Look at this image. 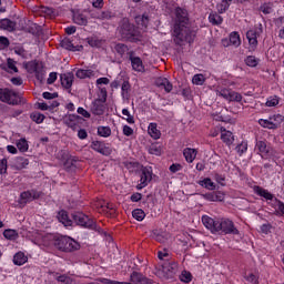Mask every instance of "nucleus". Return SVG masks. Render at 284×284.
<instances>
[{
	"mask_svg": "<svg viewBox=\"0 0 284 284\" xmlns=\"http://www.w3.org/2000/svg\"><path fill=\"white\" fill-rule=\"evenodd\" d=\"M260 12H263V14H272L274 12V8L272 7V3L267 2L260 7Z\"/></svg>",
	"mask_w": 284,
	"mask_h": 284,
	"instance_id": "de8ad7c7",
	"label": "nucleus"
},
{
	"mask_svg": "<svg viewBox=\"0 0 284 284\" xmlns=\"http://www.w3.org/2000/svg\"><path fill=\"white\" fill-rule=\"evenodd\" d=\"M150 181H152V168L144 166L141 169L140 183L136 185V189L143 190V187H148Z\"/></svg>",
	"mask_w": 284,
	"mask_h": 284,
	"instance_id": "9d476101",
	"label": "nucleus"
},
{
	"mask_svg": "<svg viewBox=\"0 0 284 284\" xmlns=\"http://www.w3.org/2000/svg\"><path fill=\"white\" fill-rule=\"evenodd\" d=\"M17 24L10 19L0 20L1 30H8V32H12V30H14Z\"/></svg>",
	"mask_w": 284,
	"mask_h": 284,
	"instance_id": "c756f323",
	"label": "nucleus"
},
{
	"mask_svg": "<svg viewBox=\"0 0 284 284\" xmlns=\"http://www.w3.org/2000/svg\"><path fill=\"white\" fill-rule=\"evenodd\" d=\"M246 39L252 48H256V45H258L256 30H248L246 32Z\"/></svg>",
	"mask_w": 284,
	"mask_h": 284,
	"instance_id": "c85d7f7f",
	"label": "nucleus"
},
{
	"mask_svg": "<svg viewBox=\"0 0 284 284\" xmlns=\"http://www.w3.org/2000/svg\"><path fill=\"white\" fill-rule=\"evenodd\" d=\"M280 101H281V98H278L277 95H272L267 98L265 105L266 108H276Z\"/></svg>",
	"mask_w": 284,
	"mask_h": 284,
	"instance_id": "79ce46f5",
	"label": "nucleus"
},
{
	"mask_svg": "<svg viewBox=\"0 0 284 284\" xmlns=\"http://www.w3.org/2000/svg\"><path fill=\"white\" fill-rule=\"evenodd\" d=\"M209 20L214 26H221V23H223V17H221L219 13H211L209 16Z\"/></svg>",
	"mask_w": 284,
	"mask_h": 284,
	"instance_id": "c03bdc74",
	"label": "nucleus"
},
{
	"mask_svg": "<svg viewBox=\"0 0 284 284\" xmlns=\"http://www.w3.org/2000/svg\"><path fill=\"white\" fill-rule=\"evenodd\" d=\"M217 97H222V99H225V101L229 102H235V103H241L243 101V95L236 91H232L231 89L227 88H217L215 90Z\"/></svg>",
	"mask_w": 284,
	"mask_h": 284,
	"instance_id": "0eeeda50",
	"label": "nucleus"
},
{
	"mask_svg": "<svg viewBox=\"0 0 284 284\" xmlns=\"http://www.w3.org/2000/svg\"><path fill=\"white\" fill-rule=\"evenodd\" d=\"M230 6H232V0H222L217 4V12L220 14H224V12H227V10H230Z\"/></svg>",
	"mask_w": 284,
	"mask_h": 284,
	"instance_id": "72a5a7b5",
	"label": "nucleus"
},
{
	"mask_svg": "<svg viewBox=\"0 0 284 284\" xmlns=\"http://www.w3.org/2000/svg\"><path fill=\"white\" fill-rule=\"evenodd\" d=\"M196 37V31L190 29V19L187 18V10L176 8L175 9V23L173 27V39L178 45H181L183 41L192 43Z\"/></svg>",
	"mask_w": 284,
	"mask_h": 284,
	"instance_id": "f257e3e1",
	"label": "nucleus"
},
{
	"mask_svg": "<svg viewBox=\"0 0 284 284\" xmlns=\"http://www.w3.org/2000/svg\"><path fill=\"white\" fill-rule=\"evenodd\" d=\"M192 83L194 85H203V83H205V75L201 73L195 74L192 79Z\"/></svg>",
	"mask_w": 284,
	"mask_h": 284,
	"instance_id": "09e8293b",
	"label": "nucleus"
},
{
	"mask_svg": "<svg viewBox=\"0 0 284 284\" xmlns=\"http://www.w3.org/2000/svg\"><path fill=\"white\" fill-rule=\"evenodd\" d=\"M270 205H272V207H274V210L277 212V214H282V216H284V203L278 201V200H274V202H268Z\"/></svg>",
	"mask_w": 284,
	"mask_h": 284,
	"instance_id": "c9c22d12",
	"label": "nucleus"
},
{
	"mask_svg": "<svg viewBox=\"0 0 284 284\" xmlns=\"http://www.w3.org/2000/svg\"><path fill=\"white\" fill-rule=\"evenodd\" d=\"M8 172V160L2 159L0 160V174H6Z\"/></svg>",
	"mask_w": 284,
	"mask_h": 284,
	"instance_id": "bf43d9fd",
	"label": "nucleus"
},
{
	"mask_svg": "<svg viewBox=\"0 0 284 284\" xmlns=\"http://www.w3.org/2000/svg\"><path fill=\"white\" fill-rule=\"evenodd\" d=\"M23 67L26 68L27 72H29V74H34L38 81H43L45 77V71H43L42 63H39L37 61H30L23 63Z\"/></svg>",
	"mask_w": 284,
	"mask_h": 284,
	"instance_id": "6e6552de",
	"label": "nucleus"
},
{
	"mask_svg": "<svg viewBox=\"0 0 284 284\" xmlns=\"http://www.w3.org/2000/svg\"><path fill=\"white\" fill-rule=\"evenodd\" d=\"M204 199L206 201H211V202H221V201L225 200V193H223L221 191L206 193V194H204Z\"/></svg>",
	"mask_w": 284,
	"mask_h": 284,
	"instance_id": "a211bd4d",
	"label": "nucleus"
},
{
	"mask_svg": "<svg viewBox=\"0 0 284 284\" xmlns=\"http://www.w3.org/2000/svg\"><path fill=\"white\" fill-rule=\"evenodd\" d=\"M49 274L51 276H53V278H55V281H58V283L79 284V283H77V280L72 278L71 276H69L67 274H59L57 272H49Z\"/></svg>",
	"mask_w": 284,
	"mask_h": 284,
	"instance_id": "4468645a",
	"label": "nucleus"
},
{
	"mask_svg": "<svg viewBox=\"0 0 284 284\" xmlns=\"http://www.w3.org/2000/svg\"><path fill=\"white\" fill-rule=\"evenodd\" d=\"M132 70L134 72H145V65H143V60L139 57H130Z\"/></svg>",
	"mask_w": 284,
	"mask_h": 284,
	"instance_id": "f3484780",
	"label": "nucleus"
},
{
	"mask_svg": "<svg viewBox=\"0 0 284 284\" xmlns=\"http://www.w3.org/2000/svg\"><path fill=\"white\" fill-rule=\"evenodd\" d=\"M57 237L58 236L53 234L39 233L34 239V243L36 245H39V247H50L54 245V241H57Z\"/></svg>",
	"mask_w": 284,
	"mask_h": 284,
	"instance_id": "1a4fd4ad",
	"label": "nucleus"
},
{
	"mask_svg": "<svg viewBox=\"0 0 284 284\" xmlns=\"http://www.w3.org/2000/svg\"><path fill=\"white\" fill-rule=\"evenodd\" d=\"M230 44L234 45V48H239L241 45V36L237 32H232L230 34Z\"/></svg>",
	"mask_w": 284,
	"mask_h": 284,
	"instance_id": "58836bf2",
	"label": "nucleus"
},
{
	"mask_svg": "<svg viewBox=\"0 0 284 284\" xmlns=\"http://www.w3.org/2000/svg\"><path fill=\"white\" fill-rule=\"evenodd\" d=\"M30 161L27 158H17L14 162V166L17 170H23V168H28Z\"/></svg>",
	"mask_w": 284,
	"mask_h": 284,
	"instance_id": "e433bc0d",
	"label": "nucleus"
},
{
	"mask_svg": "<svg viewBox=\"0 0 284 284\" xmlns=\"http://www.w3.org/2000/svg\"><path fill=\"white\" fill-rule=\"evenodd\" d=\"M39 196H41V193L36 190L24 191L20 194V199L23 201L22 203H29V201H34V199H39Z\"/></svg>",
	"mask_w": 284,
	"mask_h": 284,
	"instance_id": "dca6fc26",
	"label": "nucleus"
},
{
	"mask_svg": "<svg viewBox=\"0 0 284 284\" xmlns=\"http://www.w3.org/2000/svg\"><path fill=\"white\" fill-rule=\"evenodd\" d=\"M122 114H123V116H126L125 118V120L129 122V123H134V116H132L131 114H130V110H128V109H123L122 110Z\"/></svg>",
	"mask_w": 284,
	"mask_h": 284,
	"instance_id": "052dcab7",
	"label": "nucleus"
},
{
	"mask_svg": "<svg viewBox=\"0 0 284 284\" xmlns=\"http://www.w3.org/2000/svg\"><path fill=\"white\" fill-rule=\"evenodd\" d=\"M154 239L158 243H165V241H168V234L163 232L154 233Z\"/></svg>",
	"mask_w": 284,
	"mask_h": 284,
	"instance_id": "6e6d98bb",
	"label": "nucleus"
},
{
	"mask_svg": "<svg viewBox=\"0 0 284 284\" xmlns=\"http://www.w3.org/2000/svg\"><path fill=\"white\" fill-rule=\"evenodd\" d=\"M244 281L246 284H258V274L246 272L244 273Z\"/></svg>",
	"mask_w": 284,
	"mask_h": 284,
	"instance_id": "2f4dec72",
	"label": "nucleus"
},
{
	"mask_svg": "<svg viewBox=\"0 0 284 284\" xmlns=\"http://www.w3.org/2000/svg\"><path fill=\"white\" fill-rule=\"evenodd\" d=\"M200 185H202V187H205L206 190H216V184H214V182H212V179L210 178H206L203 181H201Z\"/></svg>",
	"mask_w": 284,
	"mask_h": 284,
	"instance_id": "a18cd8bd",
	"label": "nucleus"
},
{
	"mask_svg": "<svg viewBox=\"0 0 284 284\" xmlns=\"http://www.w3.org/2000/svg\"><path fill=\"white\" fill-rule=\"evenodd\" d=\"M180 281H182V283H190L192 281V273L183 271L180 275Z\"/></svg>",
	"mask_w": 284,
	"mask_h": 284,
	"instance_id": "603ef678",
	"label": "nucleus"
},
{
	"mask_svg": "<svg viewBox=\"0 0 284 284\" xmlns=\"http://www.w3.org/2000/svg\"><path fill=\"white\" fill-rule=\"evenodd\" d=\"M75 77L78 79H92V77H97V71L92 69H79L75 72Z\"/></svg>",
	"mask_w": 284,
	"mask_h": 284,
	"instance_id": "412c9836",
	"label": "nucleus"
},
{
	"mask_svg": "<svg viewBox=\"0 0 284 284\" xmlns=\"http://www.w3.org/2000/svg\"><path fill=\"white\" fill-rule=\"evenodd\" d=\"M148 132L151 139H154L155 141L161 139V130H159L156 123L151 122L148 126Z\"/></svg>",
	"mask_w": 284,
	"mask_h": 284,
	"instance_id": "393cba45",
	"label": "nucleus"
},
{
	"mask_svg": "<svg viewBox=\"0 0 284 284\" xmlns=\"http://www.w3.org/2000/svg\"><path fill=\"white\" fill-rule=\"evenodd\" d=\"M155 85H158V88H163L165 92H172V83L166 78H158Z\"/></svg>",
	"mask_w": 284,
	"mask_h": 284,
	"instance_id": "a878e982",
	"label": "nucleus"
},
{
	"mask_svg": "<svg viewBox=\"0 0 284 284\" xmlns=\"http://www.w3.org/2000/svg\"><path fill=\"white\" fill-rule=\"evenodd\" d=\"M121 90H122V97H125L128 94V92H130V82L124 81L122 83Z\"/></svg>",
	"mask_w": 284,
	"mask_h": 284,
	"instance_id": "e2e57ef3",
	"label": "nucleus"
},
{
	"mask_svg": "<svg viewBox=\"0 0 284 284\" xmlns=\"http://www.w3.org/2000/svg\"><path fill=\"white\" fill-rule=\"evenodd\" d=\"M123 134H124V136H132V134H134V129L129 125H124Z\"/></svg>",
	"mask_w": 284,
	"mask_h": 284,
	"instance_id": "0e129e2a",
	"label": "nucleus"
},
{
	"mask_svg": "<svg viewBox=\"0 0 284 284\" xmlns=\"http://www.w3.org/2000/svg\"><path fill=\"white\" fill-rule=\"evenodd\" d=\"M108 284H156L148 276L143 275L141 272L133 271L130 274L129 282H119V281H106Z\"/></svg>",
	"mask_w": 284,
	"mask_h": 284,
	"instance_id": "423d86ee",
	"label": "nucleus"
},
{
	"mask_svg": "<svg viewBox=\"0 0 284 284\" xmlns=\"http://www.w3.org/2000/svg\"><path fill=\"white\" fill-rule=\"evenodd\" d=\"M61 85H63L67 90L72 88V83L74 81V74L72 73H63L60 75Z\"/></svg>",
	"mask_w": 284,
	"mask_h": 284,
	"instance_id": "6ab92c4d",
	"label": "nucleus"
},
{
	"mask_svg": "<svg viewBox=\"0 0 284 284\" xmlns=\"http://www.w3.org/2000/svg\"><path fill=\"white\" fill-rule=\"evenodd\" d=\"M58 221L64 225V227H71L72 225V220L70 216H68V212L65 211H60L58 213Z\"/></svg>",
	"mask_w": 284,
	"mask_h": 284,
	"instance_id": "bb28decb",
	"label": "nucleus"
},
{
	"mask_svg": "<svg viewBox=\"0 0 284 284\" xmlns=\"http://www.w3.org/2000/svg\"><path fill=\"white\" fill-rule=\"evenodd\" d=\"M253 190H254V193L257 194V196H262V199H265L266 201H273L274 199V195L270 193V191L261 186H254Z\"/></svg>",
	"mask_w": 284,
	"mask_h": 284,
	"instance_id": "5701e85b",
	"label": "nucleus"
},
{
	"mask_svg": "<svg viewBox=\"0 0 284 284\" xmlns=\"http://www.w3.org/2000/svg\"><path fill=\"white\" fill-rule=\"evenodd\" d=\"M0 101L2 103H9V105H14L17 103V93L9 89H0Z\"/></svg>",
	"mask_w": 284,
	"mask_h": 284,
	"instance_id": "9b49d317",
	"label": "nucleus"
},
{
	"mask_svg": "<svg viewBox=\"0 0 284 284\" xmlns=\"http://www.w3.org/2000/svg\"><path fill=\"white\" fill-rule=\"evenodd\" d=\"M202 223L210 230L212 234L221 232L222 234H239V229L234 226V222L229 219L214 220L207 215L202 216Z\"/></svg>",
	"mask_w": 284,
	"mask_h": 284,
	"instance_id": "f03ea898",
	"label": "nucleus"
},
{
	"mask_svg": "<svg viewBox=\"0 0 284 284\" xmlns=\"http://www.w3.org/2000/svg\"><path fill=\"white\" fill-rule=\"evenodd\" d=\"M91 112L95 114L97 116H101L103 112H105V105H103V102L101 100H95L91 104Z\"/></svg>",
	"mask_w": 284,
	"mask_h": 284,
	"instance_id": "aec40b11",
	"label": "nucleus"
},
{
	"mask_svg": "<svg viewBox=\"0 0 284 284\" xmlns=\"http://www.w3.org/2000/svg\"><path fill=\"white\" fill-rule=\"evenodd\" d=\"M120 34L123 39H126L133 43L141 41V32L136 31L134 26H132L128 20L123 21V24L120 28Z\"/></svg>",
	"mask_w": 284,
	"mask_h": 284,
	"instance_id": "7ed1b4c3",
	"label": "nucleus"
},
{
	"mask_svg": "<svg viewBox=\"0 0 284 284\" xmlns=\"http://www.w3.org/2000/svg\"><path fill=\"white\" fill-rule=\"evenodd\" d=\"M98 134L99 136H103L104 139H108V136L112 134V129H110V126H99Z\"/></svg>",
	"mask_w": 284,
	"mask_h": 284,
	"instance_id": "37998d69",
	"label": "nucleus"
},
{
	"mask_svg": "<svg viewBox=\"0 0 284 284\" xmlns=\"http://www.w3.org/2000/svg\"><path fill=\"white\" fill-rule=\"evenodd\" d=\"M132 216L133 219H135V221H143V219H145V211L141 209H135L132 212Z\"/></svg>",
	"mask_w": 284,
	"mask_h": 284,
	"instance_id": "49530a36",
	"label": "nucleus"
},
{
	"mask_svg": "<svg viewBox=\"0 0 284 284\" xmlns=\"http://www.w3.org/2000/svg\"><path fill=\"white\" fill-rule=\"evenodd\" d=\"M87 42L89 45H91V48H99V45H101V41L94 37L88 38Z\"/></svg>",
	"mask_w": 284,
	"mask_h": 284,
	"instance_id": "13d9d810",
	"label": "nucleus"
},
{
	"mask_svg": "<svg viewBox=\"0 0 284 284\" xmlns=\"http://www.w3.org/2000/svg\"><path fill=\"white\" fill-rule=\"evenodd\" d=\"M30 118L34 121V123H41L42 121H45V115L40 112L31 113Z\"/></svg>",
	"mask_w": 284,
	"mask_h": 284,
	"instance_id": "3c124183",
	"label": "nucleus"
},
{
	"mask_svg": "<svg viewBox=\"0 0 284 284\" xmlns=\"http://www.w3.org/2000/svg\"><path fill=\"white\" fill-rule=\"evenodd\" d=\"M73 22L77 23V26H88V17L83 13H74Z\"/></svg>",
	"mask_w": 284,
	"mask_h": 284,
	"instance_id": "473e14b6",
	"label": "nucleus"
},
{
	"mask_svg": "<svg viewBox=\"0 0 284 284\" xmlns=\"http://www.w3.org/2000/svg\"><path fill=\"white\" fill-rule=\"evenodd\" d=\"M78 114H81V116H84V119H90V112L83 108H78Z\"/></svg>",
	"mask_w": 284,
	"mask_h": 284,
	"instance_id": "338daca9",
	"label": "nucleus"
},
{
	"mask_svg": "<svg viewBox=\"0 0 284 284\" xmlns=\"http://www.w3.org/2000/svg\"><path fill=\"white\" fill-rule=\"evenodd\" d=\"M7 72L10 74L19 72V69L17 68V61L11 58L7 60Z\"/></svg>",
	"mask_w": 284,
	"mask_h": 284,
	"instance_id": "4c0bfd02",
	"label": "nucleus"
},
{
	"mask_svg": "<svg viewBox=\"0 0 284 284\" xmlns=\"http://www.w3.org/2000/svg\"><path fill=\"white\" fill-rule=\"evenodd\" d=\"M115 50L119 54H125L128 52V45L119 43L115 45Z\"/></svg>",
	"mask_w": 284,
	"mask_h": 284,
	"instance_id": "680f3d73",
	"label": "nucleus"
},
{
	"mask_svg": "<svg viewBox=\"0 0 284 284\" xmlns=\"http://www.w3.org/2000/svg\"><path fill=\"white\" fill-rule=\"evenodd\" d=\"M149 152L155 156H161V146L159 144H152L149 148Z\"/></svg>",
	"mask_w": 284,
	"mask_h": 284,
	"instance_id": "864d4df0",
	"label": "nucleus"
},
{
	"mask_svg": "<svg viewBox=\"0 0 284 284\" xmlns=\"http://www.w3.org/2000/svg\"><path fill=\"white\" fill-rule=\"evenodd\" d=\"M3 236H4V239H8L9 241H14L18 239L19 233H17L16 230L8 229V230H4Z\"/></svg>",
	"mask_w": 284,
	"mask_h": 284,
	"instance_id": "a19ab883",
	"label": "nucleus"
},
{
	"mask_svg": "<svg viewBox=\"0 0 284 284\" xmlns=\"http://www.w3.org/2000/svg\"><path fill=\"white\" fill-rule=\"evenodd\" d=\"M276 119H281V114L270 116L267 120L260 119L258 123L262 128H266L267 130H276L278 128V122H274Z\"/></svg>",
	"mask_w": 284,
	"mask_h": 284,
	"instance_id": "ddd939ff",
	"label": "nucleus"
},
{
	"mask_svg": "<svg viewBox=\"0 0 284 284\" xmlns=\"http://www.w3.org/2000/svg\"><path fill=\"white\" fill-rule=\"evenodd\" d=\"M73 221L77 223V225H80V227H85L87 230H94L95 232H101V226L94 222V220L89 219L88 215L78 212L73 214Z\"/></svg>",
	"mask_w": 284,
	"mask_h": 284,
	"instance_id": "39448f33",
	"label": "nucleus"
},
{
	"mask_svg": "<svg viewBox=\"0 0 284 284\" xmlns=\"http://www.w3.org/2000/svg\"><path fill=\"white\" fill-rule=\"evenodd\" d=\"M196 154H199V151H196V149L186 148L183 150V156L187 163H194Z\"/></svg>",
	"mask_w": 284,
	"mask_h": 284,
	"instance_id": "4be33fe9",
	"label": "nucleus"
},
{
	"mask_svg": "<svg viewBox=\"0 0 284 284\" xmlns=\"http://www.w3.org/2000/svg\"><path fill=\"white\" fill-rule=\"evenodd\" d=\"M54 81H57V73L51 72V73L49 74V78H48V80H47V83H48L49 85H52V83H54Z\"/></svg>",
	"mask_w": 284,
	"mask_h": 284,
	"instance_id": "774afa93",
	"label": "nucleus"
},
{
	"mask_svg": "<svg viewBox=\"0 0 284 284\" xmlns=\"http://www.w3.org/2000/svg\"><path fill=\"white\" fill-rule=\"evenodd\" d=\"M181 170H183V166L181 164H172L170 166V172H172L173 174H176V172H181Z\"/></svg>",
	"mask_w": 284,
	"mask_h": 284,
	"instance_id": "69168bd1",
	"label": "nucleus"
},
{
	"mask_svg": "<svg viewBox=\"0 0 284 284\" xmlns=\"http://www.w3.org/2000/svg\"><path fill=\"white\" fill-rule=\"evenodd\" d=\"M16 145L20 152H28L30 148L28 144V140H26L24 138L18 140Z\"/></svg>",
	"mask_w": 284,
	"mask_h": 284,
	"instance_id": "ea45409f",
	"label": "nucleus"
},
{
	"mask_svg": "<svg viewBox=\"0 0 284 284\" xmlns=\"http://www.w3.org/2000/svg\"><path fill=\"white\" fill-rule=\"evenodd\" d=\"M253 190H254V193L257 194V196H262V199H265L266 201H273L274 199V195L270 193V191L261 186H254Z\"/></svg>",
	"mask_w": 284,
	"mask_h": 284,
	"instance_id": "b1692460",
	"label": "nucleus"
},
{
	"mask_svg": "<svg viewBox=\"0 0 284 284\" xmlns=\"http://www.w3.org/2000/svg\"><path fill=\"white\" fill-rule=\"evenodd\" d=\"M61 48H64V50H70L71 52H81V50H83V45H74V43H72V40H70L69 38H64L61 42H60Z\"/></svg>",
	"mask_w": 284,
	"mask_h": 284,
	"instance_id": "2eb2a0df",
	"label": "nucleus"
},
{
	"mask_svg": "<svg viewBox=\"0 0 284 284\" xmlns=\"http://www.w3.org/2000/svg\"><path fill=\"white\" fill-rule=\"evenodd\" d=\"M236 152L242 156V154H245L247 152V142H242L236 146Z\"/></svg>",
	"mask_w": 284,
	"mask_h": 284,
	"instance_id": "4d7b16f0",
	"label": "nucleus"
},
{
	"mask_svg": "<svg viewBox=\"0 0 284 284\" xmlns=\"http://www.w3.org/2000/svg\"><path fill=\"white\" fill-rule=\"evenodd\" d=\"M245 63L248 65V68H256L258 65V59H256L254 55H248L245 59Z\"/></svg>",
	"mask_w": 284,
	"mask_h": 284,
	"instance_id": "8fccbe9b",
	"label": "nucleus"
},
{
	"mask_svg": "<svg viewBox=\"0 0 284 284\" xmlns=\"http://www.w3.org/2000/svg\"><path fill=\"white\" fill-rule=\"evenodd\" d=\"M54 247L62 252H74V250L79 247V242L74 241L70 236L61 235L54 240Z\"/></svg>",
	"mask_w": 284,
	"mask_h": 284,
	"instance_id": "20e7f679",
	"label": "nucleus"
},
{
	"mask_svg": "<svg viewBox=\"0 0 284 284\" xmlns=\"http://www.w3.org/2000/svg\"><path fill=\"white\" fill-rule=\"evenodd\" d=\"M91 148L92 150H94V152L103 154V156H110V154H112V148L105 145V143L103 142L93 141Z\"/></svg>",
	"mask_w": 284,
	"mask_h": 284,
	"instance_id": "f8f14e48",
	"label": "nucleus"
},
{
	"mask_svg": "<svg viewBox=\"0 0 284 284\" xmlns=\"http://www.w3.org/2000/svg\"><path fill=\"white\" fill-rule=\"evenodd\" d=\"M221 139L223 141V143L227 144V145H232L234 143V135H232L231 131H227L223 128H221Z\"/></svg>",
	"mask_w": 284,
	"mask_h": 284,
	"instance_id": "cd10ccee",
	"label": "nucleus"
},
{
	"mask_svg": "<svg viewBox=\"0 0 284 284\" xmlns=\"http://www.w3.org/2000/svg\"><path fill=\"white\" fill-rule=\"evenodd\" d=\"M13 263L14 265H26V263H28V256H26V253L23 252H18L14 256H13Z\"/></svg>",
	"mask_w": 284,
	"mask_h": 284,
	"instance_id": "7c9ffc66",
	"label": "nucleus"
},
{
	"mask_svg": "<svg viewBox=\"0 0 284 284\" xmlns=\"http://www.w3.org/2000/svg\"><path fill=\"white\" fill-rule=\"evenodd\" d=\"M148 21H150V19L145 14L136 18V23L140 24L142 28H148Z\"/></svg>",
	"mask_w": 284,
	"mask_h": 284,
	"instance_id": "5fc2aeb1",
	"label": "nucleus"
},
{
	"mask_svg": "<svg viewBox=\"0 0 284 284\" xmlns=\"http://www.w3.org/2000/svg\"><path fill=\"white\" fill-rule=\"evenodd\" d=\"M256 148L261 156H267V154H270V149L267 148V143H265V141H257Z\"/></svg>",
	"mask_w": 284,
	"mask_h": 284,
	"instance_id": "f704fd0d",
	"label": "nucleus"
}]
</instances>
